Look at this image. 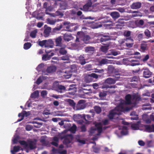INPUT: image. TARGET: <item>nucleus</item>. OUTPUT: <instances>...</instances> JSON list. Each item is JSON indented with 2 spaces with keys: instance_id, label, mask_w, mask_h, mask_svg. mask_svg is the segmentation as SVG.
<instances>
[{
  "instance_id": "f257e3e1",
  "label": "nucleus",
  "mask_w": 154,
  "mask_h": 154,
  "mask_svg": "<svg viewBox=\"0 0 154 154\" xmlns=\"http://www.w3.org/2000/svg\"><path fill=\"white\" fill-rule=\"evenodd\" d=\"M120 43L123 46L130 48L133 46L134 41L133 39L130 37L122 39L120 41Z\"/></svg>"
},
{
  "instance_id": "f03ea898",
  "label": "nucleus",
  "mask_w": 154,
  "mask_h": 154,
  "mask_svg": "<svg viewBox=\"0 0 154 154\" xmlns=\"http://www.w3.org/2000/svg\"><path fill=\"white\" fill-rule=\"evenodd\" d=\"M61 139H64L63 141V144L65 145L67 147H70V146L69 145L73 139V137L71 134H67L61 137Z\"/></svg>"
},
{
  "instance_id": "7ed1b4c3",
  "label": "nucleus",
  "mask_w": 154,
  "mask_h": 154,
  "mask_svg": "<svg viewBox=\"0 0 154 154\" xmlns=\"http://www.w3.org/2000/svg\"><path fill=\"white\" fill-rule=\"evenodd\" d=\"M61 25L62 26V28H63L65 30L70 32H72L73 30H76L77 28L76 26H75L74 29L71 28V27L73 26L72 25L70 22L67 21L64 22Z\"/></svg>"
},
{
  "instance_id": "20e7f679",
  "label": "nucleus",
  "mask_w": 154,
  "mask_h": 154,
  "mask_svg": "<svg viewBox=\"0 0 154 154\" xmlns=\"http://www.w3.org/2000/svg\"><path fill=\"white\" fill-rule=\"evenodd\" d=\"M125 104V102L124 100L121 101L118 106L114 109L115 110L119 111L121 114V112L124 110H128V108L124 107Z\"/></svg>"
},
{
  "instance_id": "39448f33",
  "label": "nucleus",
  "mask_w": 154,
  "mask_h": 154,
  "mask_svg": "<svg viewBox=\"0 0 154 154\" xmlns=\"http://www.w3.org/2000/svg\"><path fill=\"white\" fill-rule=\"evenodd\" d=\"M100 77V75L92 73L90 74L87 75L85 77V79L87 82H92L94 78L97 79L98 77Z\"/></svg>"
},
{
  "instance_id": "423d86ee",
  "label": "nucleus",
  "mask_w": 154,
  "mask_h": 154,
  "mask_svg": "<svg viewBox=\"0 0 154 154\" xmlns=\"http://www.w3.org/2000/svg\"><path fill=\"white\" fill-rule=\"evenodd\" d=\"M120 115V113L119 111L114 109L110 111L108 117L111 120L113 119L114 117H116V115L119 116Z\"/></svg>"
},
{
  "instance_id": "0eeeda50",
  "label": "nucleus",
  "mask_w": 154,
  "mask_h": 154,
  "mask_svg": "<svg viewBox=\"0 0 154 154\" xmlns=\"http://www.w3.org/2000/svg\"><path fill=\"white\" fill-rule=\"evenodd\" d=\"M85 103V101L84 100H79L76 106L77 109L79 110L84 109L86 107Z\"/></svg>"
},
{
  "instance_id": "6e6552de",
  "label": "nucleus",
  "mask_w": 154,
  "mask_h": 154,
  "mask_svg": "<svg viewBox=\"0 0 154 154\" xmlns=\"http://www.w3.org/2000/svg\"><path fill=\"white\" fill-rule=\"evenodd\" d=\"M80 116H81V118L85 120V123L86 124H89L90 122L92 121V119L91 118V116L90 115L88 114L86 115L83 114L82 115H80Z\"/></svg>"
},
{
  "instance_id": "1a4fd4ad",
  "label": "nucleus",
  "mask_w": 154,
  "mask_h": 154,
  "mask_svg": "<svg viewBox=\"0 0 154 154\" xmlns=\"http://www.w3.org/2000/svg\"><path fill=\"white\" fill-rule=\"evenodd\" d=\"M120 76L115 77V79H113L111 78H108L105 81V83L109 85L114 84L116 83V80H118Z\"/></svg>"
},
{
  "instance_id": "9d476101",
  "label": "nucleus",
  "mask_w": 154,
  "mask_h": 154,
  "mask_svg": "<svg viewBox=\"0 0 154 154\" xmlns=\"http://www.w3.org/2000/svg\"><path fill=\"white\" fill-rule=\"evenodd\" d=\"M66 88L63 85H58L56 88V91L58 92L62 93L65 91Z\"/></svg>"
},
{
  "instance_id": "9b49d317",
  "label": "nucleus",
  "mask_w": 154,
  "mask_h": 154,
  "mask_svg": "<svg viewBox=\"0 0 154 154\" xmlns=\"http://www.w3.org/2000/svg\"><path fill=\"white\" fill-rule=\"evenodd\" d=\"M111 39V38L109 36L103 35L102 37L100 38V42L103 45H105L107 44L105 43L106 41H109Z\"/></svg>"
},
{
  "instance_id": "f8f14e48",
  "label": "nucleus",
  "mask_w": 154,
  "mask_h": 154,
  "mask_svg": "<svg viewBox=\"0 0 154 154\" xmlns=\"http://www.w3.org/2000/svg\"><path fill=\"white\" fill-rule=\"evenodd\" d=\"M152 72L148 69H146L143 72V77L146 78H149L151 75Z\"/></svg>"
},
{
  "instance_id": "ddd939ff",
  "label": "nucleus",
  "mask_w": 154,
  "mask_h": 154,
  "mask_svg": "<svg viewBox=\"0 0 154 154\" xmlns=\"http://www.w3.org/2000/svg\"><path fill=\"white\" fill-rule=\"evenodd\" d=\"M110 15L112 17V19L115 20L120 16L119 13L117 12L113 11L110 13Z\"/></svg>"
},
{
  "instance_id": "4468645a",
  "label": "nucleus",
  "mask_w": 154,
  "mask_h": 154,
  "mask_svg": "<svg viewBox=\"0 0 154 154\" xmlns=\"http://www.w3.org/2000/svg\"><path fill=\"white\" fill-rule=\"evenodd\" d=\"M141 6V3L140 2L133 3L131 6V8L132 9H138L140 8Z\"/></svg>"
},
{
  "instance_id": "2eb2a0df",
  "label": "nucleus",
  "mask_w": 154,
  "mask_h": 154,
  "mask_svg": "<svg viewBox=\"0 0 154 154\" xmlns=\"http://www.w3.org/2000/svg\"><path fill=\"white\" fill-rule=\"evenodd\" d=\"M57 68L55 66H53L48 67L46 69V72L47 73H50L55 72Z\"/></svg>"
},
{
  "instance_id": "dca6fc26",
  "label": "nucleus",
  "mask_w": 154,
  "mask_h": 154,
  "mask_svg": "<svg viewBox=\"0 0 154 154\" xmlns=\"http://www.w3.org/2000/svg\"><path fill=\"white\" fill-rule=\"evenodd\" d=\"M53 42L52 40H47L45 43V47L52 48L53 47Z\"/></svg>"
},
{
  "instance_id": "f3484780",
  "label": "nucleus",
  "mask_w": 154,
  "mask_h": 154,
  "mask_svg": "<svg viewBox=\"0 0 154 154\" xmlns=\"http://www.w3.org/2000/svg\"><path fill=\"white\" fill-rule=\"evenodd\" d=\"M125 103L127 104H130L132 103H131V96L130 94H127L125 97Z\"/></svg>"
},
{
  "instance_id": "a211bd4d",
  "label": "nucleus",
  "mask_w": 154,
  "mask_h": 154,
  "mask_svg": "<svg viewBox=\"0 0 154 154\" xmlns=\"http://www.w3.org/2000/svg\"><path fill=\"white\" fill-rule=\"evenodd\" d=\"M94 51V48L93 47L88 46L85 48V51L86 53L93 54Z\"/></svg>"
},
{
  "instance_id": "6ab92c4d",
  "label": "nucleus",
  "mask_w": 154,
  "mask_h": 154,
  "mask_svg": "<svg viewBox=\"0 0 154 154\" xmlns=\"http://www.w3.org/2000/svg\"><path fill=\"white\" fill-rule=\"evenodd\" d=\"M145 128L147 131L149 132H154V125H147L145 127Z\"/></svg>"
},
{
  "instance_id": "aec40b11",
  "label": "nucleus",
  "mask_w": 154,
  "mask_h": 154,
  "mask_svg": "<svg viewBox=\"0 0 154 154\" xmlns=\"http://www.w3.org/2000/svg\"><path fill=\"white\" fill-rule=\"evenodd\" d=\"M51 30V28L50 27H48L46 28L44 32V36L46 37L48 36Z\"/></svg>"
},
{
  "instance_id": "412c9836",
  "label": "nucleus",
  "mask_w": 154,
  "mask_h": 154,
  "mask_svg": "<svg viewBox=\"0 0 154 154\" xmlns=\"http://www.w3.org/2000/svg\"><path fill=\"white\" fill-rule=\"evenodd\" d=\"M147 45L146 42H143L141 44L140 46V49L141 51L144 52L145 51L147 50Z\"/></svg>"
},
{
  "instance_id": "4be33fe9",
  "label": "nucleus",
  "mask_w": 154,
  "mask_h": 154,
  "mask_svg": "<svg viewBox=\"0 0 154 154\" xmlns=\"http://www.w3.org/2000/svg\"><path fill=\"white\" fill-rule=\"evenodd\" d=\"M91 3H87L84 5L83 8H81V9L85 11H89V8L91 7Z\"/></svg>"
},
{
  "instance_id": "5701e85b",
  "label": "nucleus",
  "mask_w": 154,
  "mask_h": 154,
  "mask_svg": "<svg viewBox=\"0 0 154 154\" xmlns=\"http://www.w3.org/2000/svg\"><path fill=\"white\" fill-rule=\"evenodd\" d=\"M72 38V36L71 34L65 33L63 35V39L64 40L69 42Z\"/></svg>"
},
{
  "instance_id": "b1692460",
  "label": "nucleus",
  "mask_w": 154,
  "mask_h": 154,
  "mask_svg": "<svg viewBox=\"0 0 154 154\" xmlns=\"http://www.w3.org/2000/svg\"><path fill=\"white\" fill-rule=\"evenodd\" d=\"M62 39L61 36H59L56 38L55 40V43L56 46H61Z\"/></svg>"
},
{
  "instance_id": "393cba45",
  "label": "nucleus",
  "mask_w": 154,
  "mask_h": 154,
  "mask_svg": "<svg viewBox=\"0 0 154 154\" xmlns=\"http://www.w3.org/2000/svg\"><path fill=\"white\" fill-rule=\"evenodd\" d=\"M79 61L80 63L82 65L85 64L86 62L84 57L82 55H81L79 57Z\"/></svg>"
},
{
  "instance_id": "a878e982",
  "label": "nucleus",
  "mask_w": 154,
  "mask_h": 154,
  "mask_svg": "<svg viewBox=\"0 0 154 154\" xmlns=\"http://www.w3.org/2000/svg\"><path fill=\"white\" fill-rule=\"evenodd\" d=\"M36 142L30 141L29 142L28 146L30 149H32L35 148Z\"/></svg>"
},
{
  "instance_id": "bb28decb",
  "label": "nucleus",
  "mask_w": 154,
  "mask_h": 154,
  "mask_svg": "<svg viewBox=\"0 0 154 154\" xmlns=\"http://www.w3.org/2000/svg\"><path fill=\"white\" fill-rule=\"evenodd\" d=\"M122 130L121 132V134L122 135H126L128 134L127 127L125 126H123L122 127Z\"/></svg>"
},
{
  "instance_id": "cd10ccee",
  "label": "nucleus",
  "mask_w": 154,
  "mask_h": 154,
  "mask_svg": "<svg viewBox=\"0 0 154 154\" xmlns=\"http://www.w3.org/2000/svg\"><path fill=\"white\" fill-rule=\"evenodd\" d=\"M105 45H106V46H102L101 47L100 49L101 51L104 53H106L108 50V47L109 46V44L108 43L107 44H106Z\"/></svg>"
},
{
  "instance_id": "c85d7f7f",
  "label": "nucleus",
  "mask_w": 154,
  "mask_h": 154,
  "mask_svg": "<svg viewBox=\"0 0 154 154\" xmlns=\"http://www.w3.org/2000/svg\"><path fill=\"white\" fill-rule=\"evenodd\" d=\"M117 23L118 24H116V26H121V28L122 25L124 24L125 22L123 19L120 18L118 20Z\"/></svg>"
},
{
  "instance_id": "c756f323",
  "label": "nucleus",
  "mask_w": 154,
  "mask_h": 154,
  "mask_svg": "<svg viewBox=\"0 0 154 154\" xmlns=\"http://www.w3.org/2000/svg\"><path fill=\"white\" fill-rule=\"evenodd\" d=\"M26 114H27V112L25 111H24L23 113H19L18 114V116L19 117H21L20 119H18L17 122H20L23 119L25 115Z\"/></svg>"
},
{
  "instance_id": "7c9ffc66",
  "label": "nucleus",
  "mask_w": 154,
  "mask_h": 154,
  "mask_svg": "<svg viewBox=\"0 0 154 154\" xmlns=\"http://www.w3.org/2000/svg\"><path fill=\"white\" fill-rule=\"evenodd\" d=\"M32 46L30 42L25 43L23 45V48L25 50H28Z\"/></svg>"
},
{
  "instance_id": "2f4dec72",
  "label": "nucleus",
  "mask_w": 154,
  "mask_h": 154,
  "mask_svg": "<svg viewBox=\"0 0 154 154\" xmlns=\"http://www.w3.org/2000/svg\"><path fill=\"white\" fill-rule=\"evenodd\" d=\"M76 88L75 87V85H70L69 88H68L67 90L70 91L71 90H72L73 91V92L74 93L76 91Z\"/></svg>"
},
{
  "instance_id": "473e14b6",
  "label": "nucleus",
  "mask_w": 154,
  "mask_h": 154,
  "mask_svg": "<svg viewBox=\"0 0 154 154\" xmlns=\"http://www.w3.org/2000/svg\"><path fill=\"white\" fill-rule=\"evenodd\" d=\"M129 81L131 82H135L137 83L138 81V77L137 76H134L132 78H131L129 79Z\"/></svg>"
},
{
  "instance_id": "72a5a7b5",
  "label": "nucleus",
  "mask_w": 154,
  "mask_h": 154,
  "mask_svg": "<svg viewBox=\"0 0 154 154\" xmlns=\"http://www.w3.org/2000/svg\"><path fill=\"white\" fill-rule=\"evenodd\" d=\"M99 63L100 65L103 64H107L108 63V60L106 58L102 59L101 60L99 61Z\"/></svg>"
},
{
  "instance_id": "f704fd0d",
  "label": "nucleus",
  "mask_w": 154,
  "mask_h": 154,
  "mask_svg": "<svg viewBox=\"0 0 154 154\" xmlns=\"http://www.w3.org/2000/svg\"><path fill=\"white\" fill-rule=\"evenodd\" d=\"M94 108L95 112L97 114H99L101 112V109L100 106H95Z\"/></svg>"
},
{
  "instance_id": "c9c22d12",
  "label": "nucleus",
  "mask_w": 154,
  "mask_h": 154,
  "mask_svg": "<svg viewBox=\"0 0 154 154\" xmlns=\"http://www.w3.org/2000/svg\"><path fill=\"white\" fill-rule=\"evenodd\" d=\"M32 123L35 124L34 125V127L36 128H39L42 125V123L38 122L35 121H33Z\"/></svg>"
},
{
  "instance_id": "e433bc0d",
  "label": "nucleus",
  "mask_w": 154,
  "mask_h": 154,
  "mask_svg": "<svg viewBox=\"0 0 154 154\" xmlns=\"http://www.w3.org/2000/svg\"><path fill=\"white\" fill-rule=\"evenodd\" d=\"M144 33L147 38H149L151 37L150 32L148 29H146L144 31Z\"/></svg>"
},
{
  "instance_id": "4c0bfd02",
  "label": "nucleus",
  "mask_w": 154,
  "mask_h": 154,
  "mask_svg": "<svg viewBox=\"0 0 154 154\" xmlns=\"http://www.w3.org/2000/svg\"><path fill=\"white\" fill-rule=\"evenodd\" d=\"M38 95V91H36L32 93L31 95V97L32 98H36Z\"/></svg>"
},
{
  "instance_id": "58836bf2",
  "label": "nucleus",
  "mask_w": 154,
  "mask_h": 154,
  "mask_svg": "<svg viewBox=\"0 0 154 154\" xmlns=\"http://www.w3.org/2000/svg\"><path fill=\"white\" fill-rule=\"evenodd\" d=\"M50 57L48 54L43 55L42 58V60L44 61H47L50 60Z\"/></svg>"
},
{
  "instance_id": "ea45409f",
  "label": "nucleus",
  "mask_w": 154,
  "mask_h": 154,
  "mask_svg": "<svg viewBox=\"0 0 154 154\" xmlns=\"http://www.w3.org/2000/svg\"><path fill=\"white\" fill-rule=\"evenodd\" d=\"M107 95L106 93V91L100 92L99 94V96L101 99H103Z\"/></svg>"
},
{
  "instance_id": "a19ab883",
  "label": "nucleus",
  "mask_w": 154,
  "mask_h": 154,
  "mask_svg": "<svg viewBox=\"0 0 154 154\" xmlns=\"http://www.w3.org/2000/svg\"><path fill=\"white\" fill-rule=\"evenodd\" d=\"M59 53L62 55H64L67 53V51L64 48H61L59 50Z\"/></svg>"
},
{
  "instance_id": "79ce46f5",
  "label": "nucleus",
  "mask_w": 154,
  "mask_h": 154,
  "mask_svg": "<svg viewBox=\"0 0 154 154\" xmlns=\"http://www.w3.org/2000/svg\"><path fill=\"white\" fill-rule=\"evenodd\" d=\"M131 126L132 128L134 130H138L139 129L138 125L136 123H134L131 124Z\"/></svg>"
},
{
  "instance_id": "37998d69",
  "label": "nucleus",
  "mask_w": 154,
  "mask_h": 154,
  "mask_svg": "<svg viewBox=\"0 0 154 154\" xmlns=\"http://www.w3.org/2000/svg\"><path fill=\"white\" fill-rule=\"evenodd\" d=\"M77 127L75 124L73 125L69 129V130L73 133H74L76 131Z\"/></svg>"
},
{
  "instance_id": "c03bdc74",
  "label": "nucleus",
  "mask_w": 154,
  "mask_h": 154,
  "mask_svg": "<svg viewBox=\"0 0 154 154\" xmlns=\"http://www.w3.org/2000/svg\"><path fill=\"white\" fill-rule=\"evenodd\" d=\"M19 143L22 145L24 146L25 148L27 147L28 146V144L24 140H20L19 141Z\"/></svg>"
},
{
  "instance_id": "a18cd8bd",
  "label": "nucleus",
  "mask_w": 154,
  "mask_h": 154,
  "mask_svg": "<svg viewBox=\"0 0 154 154\" xmlns=\"http://www.w3.org/2000/svg\"><path fill=\"white\" fill-rule=\"evenodd\" d=\"M97 131V128L96 127H92L91 128L90 131V134L91 135L95 133V131Z\"/></svg>"
},
{
  "instance_id": "49530a36",
  "label": "nucleus",
  "mask_w": 154,
  "mask_h": 154,
  "mask_svg": "<svg viewBox=\"0 0 154 154\" xmlns=\"http://www.w3.org/2000/svg\"><path fill=\"white\" fill-rule=\"evenodd\" d=\"M37 33L36 30H34L32 31L30 34V37L32 38H35L36 37V34Z\"/></svg>"
},
{
  "instance_id": "de8ad7c7",
  "label": "nucleus",
  "mask_w": 154,
  "mask_h": 154,
  "mask_svg": "<svg viewBox=\"0 0 154 154\" xmlns=\"http://www.w3.org/2000/svg\"><path fill=\"white\" fill-rule=\"evenodd\" d=\"M94 72L96 73H97L100 74V76L103 74V72H104V70L103 69H95V71H94ZM99 75V74H98Z\"/></svg>"
},
{
  "instance_id": "09e8293b",
  "label": "nucleus",
  "mask_w": 154,
  "mask_h": 154,
  "mask_svg": "<svg viewBox=\"0 0 154 154\" xmlns=\"http://www.w3.org/2000/svg\"><path fill=\"white\" fill-rule=\"evenodd\" d=\"M68 102L69 103L70 105L72 106H74L75 105V103L72 100L69 99L68 100Z\"/></svg>"
},
{
  "instance_id": "8fccbe9b",
  "label": "nucleus",
  "mask_w": 154,
  "mask_h": 154,
  "mask_svg": "<svg viewBox=\"0 0 154 154\" xmlns=\"http://www.w3.org/2000/svg\"><path fill=\"white\" fill-rule=\"evenodd\" d=\"M131 33V31H125L124 32L123 35L126 37H128L130 36Z\"/></svg>"
},
{
  "instance_id": "3c124183",
  "label": "nucleus",
  "mask_w": 154,
  "mask_h": 154,
  "mask_svg": "<svg viewBox=\"0 0 154 154\" xmlns=\"http://www.w3.org/2000/svg\"><path fill=\"white\" fill-rule=\"evenodd\" d=\"M90 38L89 35H86L84 36L83 38V40L86 43L90 39Z\"/></svg>"
},
{
  "instance_id": "603ef678",
  "label": "nucleus",
  "mask_w": 154,
  "mask_h": 154,
  "mask_svg": "<svg viewBox=\"0 0 154 154\" xmlns=\"http://www.w3.org/2000/svg\"><path fill=\"white\" fill-rule=\"evenodd\" d=\"M46 41V40H43L42 41H40L39 42L38 45L41 47H43L45 45V43Z\"/></svg>"
},
{
  "instance_id": "864d4df0",
  "label": "nucleus",
  "mask_w": 154,
  "mask_h": 154,
  "mask_svg": "<svg viewBox=\"0 0 154 154\" xmlns=\"http://www.w3.org/2000/svg\"><path fill=\"white\" fill-rule=\"evenodd\" d=\"M42 81V78L40 76L37 79L36 83L37 85H39Z\"/></svg>"
},
{
  "instance_id": "5fc2aeb1",
  "label": "nucleus",
  "mask_w": 154,
  "mask_h": 154,
  "mask_svg": "<svg viewBox=\"0 0 154 154\" xmlns=\"http://www.w3.org/2000/svg\"><path fill=\"white\" fill-rule=\"evenodd\" d=\"M97 128V131L98 134H97V135H99L103 131L102 128L101 126H98Z\"/></svg>"
},
{
  "instance_id": "6e6d98bb",
  "label": "nucleus",
  "mask_w": 154,
  "mask_h": 154,
  "mask_svg": "<svg viewBox=\"0 0 154 154\" xmlns=\"http://www.w3.org/2000/svg\"><path fill=\"white\" fill-rule=\"evenodd\" d=\"M72 75V74L71 73V72H69L67 74H66V72L65 74L64 75V76L66 79H69L71 77Z\"/></svg>"
},
{
  "instance_id": "4d7b16f0",
  "label": "nucleus",
  "mask_w": 154,
  "mask_h": 154,
  "mask_svg": "<svg viewBox=\"0 0 154 154\" xmlns=\"http://www.w3.org/2000/svg\"><path fill=\"white\" fill-rule=\"evenodd\" d=\"M134 55H137V56H134V57L136 59H140L141 58V56L140 53L137 52H135L134 53Z\"/></svg>"
},
{
  "instance_id": "13d9d810",
  "label": "nucleus",
  "mask_w": 154,
  "mask_h": 154,
  "mask_svg": "<svg viewBox=\"0 0 154 154\" xmlns=\"http://www.w3.org/2000/svg\"><path fill=\"white\" fill-rule=\"evenodd\" d=\"M20 150V147L19 146H15L14 147L13 151L17 152Z\"/></svg>"
},
{
  "instance_id": "bf43d9fd",
  "label": "nucleus",
  "mask_w": 154,
  "mask_h": 154,
  "mask_svg": "<svg viewBox=\"0 0 154 154\" xmlns=\"http://www.w3.org/2000/svg\"><path fill=\"white\" fill-rule=\"evenodd\" d=\"M44 66V64L41 63L37 67L36 69L38 71H39L41 70V69Z\"/></svg>"
},
{
  "instance_id": "052dcab7",
  "label": "nucleus",
  "mask_w": 154,
  "mask_h": 154,
  "mask_svg": "<svg viewBox=\"0 0 154 154\" xmlns=\"http://www.w3.org/2000/svg\"><path fill=\"white\" fill-rule=\"evenodd\" d=\"M26 129L27 131H30L32 129V127L30 125H27L25 128Z\"/></svg>"
},
{
  "instance_id": "680f3d73",
  "label": "nucleus",
  "mask_w": 154,
  "mask_h": 154,
  "mask_svg": "<svg viewBox=\"0 0 154 154\" xmlns=\"http://www.w3.org/2000/svg\"><path fill=\"white\" fill-rule=\"evenodd\" d=\"M140 98L137 97L135 96H134L133 97L132 100H135V101L133 103V104L135 105H136L137 104L136 101L137 100H140Z\"/></svg>"
},
{
  "instance_id": "e2e57ef3",
  "label": "nucleus",
  "mask_w": 154,
  "mask_h": 154,
  "mask_svg": "<svg viewBox=\"0 0 154 154\" xmlns=\"http://www.w3.org/2000/svg\"><path fill=\"white\" fill-rule=\"evenodd\" d=\"M62 28V26L60 25L59 27H55L53 29V31L54 32H56L57 31L60 30Z\"/></svg>"
},
{
  "instance_id": "0e129e2a",
  "label": "nucleus",
  "mask_w": 154,
  "mask_h": 154,
  "mask_svg": "<svg viewBox=\"0 0 154 154\" xmlns=\"http://www.w3.org/2000/svg\"><path fill=\"white\" fill-rule=\"evenodd\" d=\"M48 21L49 23L51 25L54 24L56 22L55 21L52 20H50L49 19L48 20Z\"/></svg>"
},
{
  "instance_id": "69168bd1",
  "label": "nucleus",
  "mask_w": 154,
  "mask_h": 154,
  "mask_svg": "<svg viewBox=\"0 0 154 154\" xmlns=\"http://www.w3.org/2000/svg\"><path fill=\"white\" fill-rule=\"evenodd\" d=\"M149 58V55L147 54L144 57L142 61L144 62L147 60Z\"/></svg>"
},
{
  "instance_id": "338daca9",
  "label": "nucleus",
  "mask_w": 154,
  "mask_h": 154,
  "mask_svg": "<svg viewBox=\"0 0 154 154\" xmlns=\"http://www.w3.org/2000/svg\"><path fill=\"white\" fill-rule=\"evenodd\" d=\"M81 131L82 132H85L86 131V128L85 125H83L81 127Z\"/></svg>"
},
{
  "instance_id": "774afa93",
  "label": "nucleus",
  "mask_w": 154,
  "mask_h": 154,
  "mask_svg": "<svg viewBox=\"0 0 154 154\" xmlns=\"http://www.w3.org/2000/svg\"><path fill=\"white\" fill-rule=\"evenodd\" d=\"M56 15L57 16H60L62 17V16H63V13L62 12H61L59 11H57L56 12Z\"/></svg>"
}]
</instances>
